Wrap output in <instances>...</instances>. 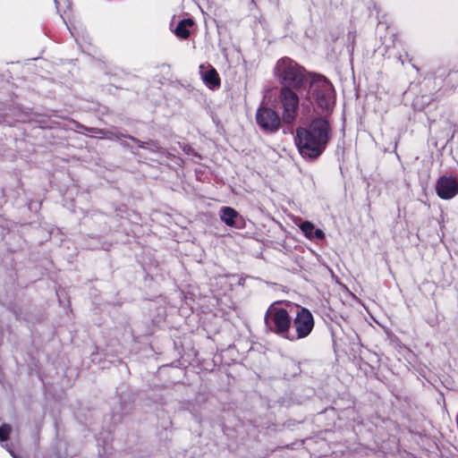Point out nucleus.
<instances>
[{"instance_id":"1","label":"nucleus","mask_w":458,"mask_h":458,"mask_svg":"<svg viewBox=\"0 0 458 458\" xmlns=\"http://www.w3.org/2000/svg\"><path fill=\"white\" fill-rule=\"evenodd\" d=\"M330 138L328 122L324 118H317L309 126L297 128L294 141L303 158L314 160L323 153Z\"/></svg>"},{"instance_id":"2","label":"nucleus","mask_w":458,"mask_h":458,"mask_svg":"<svg viewBox=\"0 0 458 458\" xmlns=\"http://www.w3.org/2000/svg\"><path fill=\"white\" fill-rule=\"evenodd\" d=\"M274 74L283 88L292 90L302 88L308 81L305 70L289 57H283L276 62Z\"/></svg>"},{"instance_id":"3","label":"nucleus","mask_w":458,"mask_h":458,"mask_svg":"<svg viewBox=\"0 0 458 458\" xmlns=\"http://www.w3.org/2000/svg\"><path fill=\"white\" fill-rule=\"evenodd\" d=\"M265 325L268 331L288 340L292 326V317L280 307L278 301L273 302L265 313Z\"/></svg>"},{"instance_id":"4","label":"nucleus","mask_w":458,"mask_h":458,"mask_svg":"<svg viewBox=\"0 0 458 458\" xmlns=\"http://www.w3.org/2000/svg\"><path fill=\"white\" fill-rule=\"evenodd\" d=\"M315 321L311 312L306 308H299L294 318H292L288 340L294 342L307 337L311 333Z\"/></svg>"},{"instance_id":"5","label":"nucleus","mask_w":458,"mask_h":458,"mask_svg":"<svg viewBox=\"0 0 458 458\" xmlns=\"http://www.w3.org/2000/svg\"><path fill=\"white\" fill-rule=\"evenodd\" d=\"M310 94L316 98L318 104L322 107L328 109L332 105L333 86L323 76H316L310 86Z\"/></svg>"},{"instance_id":"6","label":"nucleus","mask_w":458,"mask_h":458,"mask_svg":"<svg viewBox=\"0 0 458 458\" xmlns=\"http://www.w3.org/2000/svg\"><path fill=\"white\" fill-rule=\"evenodd\" d=\"M279 98L283 107L282 119L286 123H292L297 116L299 97L293 90L288 88H282Z\"/></svg>"},{"instance_id":"7","label":"nucleus","mask_w":458,"mask_h":458,"mask_svg":"<svg viewBox=\"0 0 458 458\" xmlns=\"http://www.w3.org/2000/svg\"><path fill=\"white\" fill-rule=\"evenodd\" d=\"M436 191L443 199H453L458 194V179L454 176H441L437 181Z\"/></svg>"},{"instance_id":"8","label":"nucleus","mask_w":458,"mask_h":458,"mask_svg":"<svg viewBox=\"0 0 458 458\" xmlns=\"http://www.w3.org/2000/svg\"><path fill=\"white\" fill-rule=\"evenodd\" d=\"M258 124L265 131H276L280 125L277 113L267 107H260L256 114Z\"/></svg>"},{"instance_id":"9","label":"nucleus","mask_w":458,"mask_h":458,"mask_svg":"<svg viewBox=\"0 0 458 458\" xmlns=\"http://www.w3.org/2000/svg\"><path fill=\"white\" fill-rule=\"evenodd\" d=\"M220 219L228 226H237L239 213L233 208L223 207L219 211Z\"/></svg>"},{"instance_id":"10","label":"nucleus","mask_w":458,"mask_h":458,"mask_svg":"<svg viewBox=\"0 0 458 458\" xmlns=\"http://www.w3.org/2000/svg\"><path fill=\"white\" fill-rule=\"evenodd\" d=\"M201 78L209 89H216L220 86V78L213 67H209L206 72H203Z\"/></svg>"},{"instance_id":"11","label":"nucleus","mask_w":458,"mask_h":458,"mask_svg":"<svg viewBox=\"0 0 458 458\" xmlns=\"http://www.w3.org/2000/svg\"><path fill=\"white\" fill-rule=\"evenodd\" d=\"M300 229L305 234V236L309 239H324L325 233L320 229H315L314 225L311 222L305 221L300 225Z\"/></svg>"},{"instance_id":"12","label":"nucleus","mask_w":458,"mask_h":458,"mask_svg":"<svg viewBox=\"0 0 458 458\" xmlns=\"http://www.w3.org/2000/svg\"><path fill=\"white\" fill-rule=\"evenodd\" d=\"M192 25L193 21L191 19L181 21L174 30L176 36L182 38H187L191 34L190 29Z\"/></svg>"},{"instance_id":"13","label":"nucleus","mask_w":458,"mask_h":458,"mask_svg":"<svg viewBox=\"0 0 458 458\" xmlns=\"http://www.w3.org/2000/svg\"><path fill=\"white\" fill-rule=\"evenodd\" d=\"M11 426L7 424H4L0 427V441H5L9 437L11 433Z\"/></svg>"},{"instance_id":"14","label":"nucleus","mask_w":458,"mask_h":458,"mask_svg":"<svg viewBox=\"0 0 458 458\" xmlns=\"http://www.w3.org/2000/svg\"><path fill=\"white\" fill-rule=\"evenodd\" d=\"M131 140H132L133 141H135V142H138V143H139V146H140V148H143V147H144V143L140 142L139 140H136V139H134V138H131Z\"/></svg>"},{"instance_id":"15","label":"nucleus","mask_w":458,"mask_h":458,"mask_svg":"<svg viewBox=\"0 0 458 458\" xmlns=\"http://www.w3.org/2000/svg\"><path fill=\"white\" fill-rule=\"evenodd\" d=\"M10 454L14 457V458H17L16 455L12 452L10 451Z\"/></svg>"}]
</instances>
